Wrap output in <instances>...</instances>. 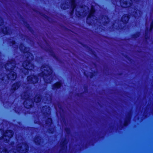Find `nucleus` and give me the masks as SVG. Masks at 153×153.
Listing matches in <instances>:
<instances>
[{
    "label": "nucleus",
    "instance_id": "1",
    "mask_svg": "<svg viewBox=\"0 0 153 153\" xmlns=\"http://www.w3.org/2000/svg\"><path fill=\"white\" fill-rule=\"evenodd\" d=\"M19 48L21 51L24 53V58L25 59L23 63H21L24 69L22 72L25 75H27L28 74V70H32L34 68V65L31 62L33 60V56L28 52L29 49L25 47L23 44L20 45Z\"/></svg>",
    "mask_w": 153,
    "mask_h": 153
},
{
    "label": "nucleus",
    "instance_id": "2",
    "mask_svg": "<svg viewBox=\"0 0 153 153\" xmlns=\"http://www.w3.org/2000/svg\"><path fill=\"white\" fill-rule=\"evenodd\" d=\"M15 63L13 60H10L4 66L8 74V75L6 76V79H7V81L9 79L14 80L16 78V75L14 71H16L18 67V65Z\"/></svg>",
    "mask_w": 153,
    "mask_h": 153
},
{
    "label": "nucleus",
    "instance_id": "3",
    "mask_svg": "<svg viewBox=\"0 0 153 153\" xmlns=\"http://www.w3.org/2000/svg\"><path fill=\"white\" fill-rule=\"evenodd\" d=\"M41 69L42 72L39 76L43 77L45 82L50 83L52 81L53 77L55 76L51 68L48 65H44Z\"/></svg>",
    "mask_w": 153,
    "mask_h": 153
},
{
    "label": "nucleus",
    "instance_id": "4",
    "mask_svg": "<svg viewBox=\"0 0 153 153\" xmlns=\"http://www.w3.org/2000/svg\"><path fill=\"white\" fill-rule=\"evenodd\" d=\"M61 7L62 9L64 10L71 7L72 9V11L71 12V14L73 13L74 9L76 8V15H77L78 13H79L78 14L79 15L81 16V12L80 13L78 11H77V9L78 8V6L76 4L75 0H70V2L68 3V4H61Z\"/></svg>",
    "mask_w": 153,
    "mask_h": 153
},
{
    "label": "nucleus",
    "instance_id": "5",
    "mask_svg": "<svg viewBox=\"0 0 153 153\" xmlns=\"http://www.w3.org/2000/svg\"><path fill=\"white\" fill-rule=\"evenodd\" d=\"M22 97L23 99H25L24 105L26 108H29L32 107L33 105V101L31 99L32 97L28 94L27 92L23 93L22 95Z\"/></svg>",
    "mask_w": 153,
    "mask_h": 153
},
{
    "label": "nucleus",
    "instance_id": "6",
    "mask_svg": "<svg viewBox=\"0 0 153 153\" xmlns=\"http://www.w3.org/2000/svg\"><path fill=\"white\" fill-rule=\"evenodd\" d=\"M28 147L27 145L25 143H20L16 147L17 152L21 153H25L28 150Z\"/></svg>",
    "mask_w": 153,
    "mask_h": 153
},
{
    "label": "nucleus",
    "instance_id": "7",
    "mask_svg": "<svg viewBox=\"0 0 153 153\" xmlns=\"http://www.w3.org/2000/svg\"><path fill=\"white\" fill-rule=\"evenodd\" d=\"M140 0H120V4L123 7H127L132 6V4L135 2L139 1Z\"/></svg>",
    "mask_w": 153,
    "mask_h": 153
},
{
    "label": "nucleus",
    "instance_id": "8",
    "mask_svg": "<svg viewBox=\"0 0 153 153\" xmlns=\"http://www.w3.org/2000/svg\"><path fill=\"white\" fill-rule=\"evenodd\" d=\"M95 9L93 6L91 7L90 12L88 16L87 19V22L89 24H93L92 21L94 22V20H97L96 17L93 16L94 13L95 12Z\"/></svg>",
    "mask_w": 153,
    "mask_h": 153
},
{
    "label": "nucleus",
    "instance_id": "9",
    "mask_svg": "<svg viewBox=\"0 0 153 153\" xmlns=\"http://www.w3.org/2000/svg\"><path fill=\"white\" fill-rule=\"evenodd\" d=\"M27 81L29 83H35L38 81L37 76L32 75L28 76L27 78Z\"/></svg>",
    "mask_w": 153,
    "mask_h": 153
},
{
    "label": "nucleus",
    "instance_id": "10",
    "mask_svg": "<svg viewBox=\"0 0 153 153\" xmlns=\"http://www.w3.org/2000/svg\"><path fill=\"white\" fill-rule=\"evenodd\" d=\"M67 143V140L65 139L62 140L61 142L60 146V147L61 149L60 152L62 151H65L66 148V144Z\"/></svg>",
    "mask_w": 153,
    "mask_h": 153
},
{
    "label": "nucleus",
    "instance_id": "11",
    "mask_svg": "<svg viewBox=\"0 0 153 153\" xmlns=\"http://www.w3.org/2000/svg\"><path fill=\"white\" fill-rule=\"evenodd\" d=\"M137 9V8L135 7L134 9H133L132 10H131V11H134L131 15L134 16L135 18H137L138 17H139L141 16L142 14V12L140 10Z\"/></svg>",
    "mask_w": 153,
    "mask_h": 153
},
{
    "label": "nucleus",
    "instance_id": "12",
    "mask_svg": "<svg viewBox=\"0 0 153 153\" xmlns=\"http://www.w3.org/2000/svg\"><path fill=\"white\" fill-rule=\"evenodd\" d=\"M42 111L44 114H46L48 116H49L51 113L50 108L46 106L42 107Z\"/></svg>",
    "mask_w": 153,
    "mask_h": 153
},
{
    "label": "nucleus",
    "instance_id": "13",
    "mask_svg": "<svg viewBox=\"0 0 153 153\" xmlns=\"http://www.w3.org/2000/svg\"><path fill=\"white\" fill-rule=\"evenodd\" d=\"M51 97L50 96L48 95H47L46 97H45L43 100V101L44 103L48 104L49 103L51 102Z\"/></svg>",
    "mask_w": 153,
    "mask_h": 153
},
{
    "label": "nucleus",
    "instance_id": "14",
    "mask_svg": "<svg viewBox=\"0 0 153 153\" xmlns=\"http://www.w3.org/2000/svg\"><path fill=\"white\" fill-rule=\"evenodd\" d=\"M10 30L9 29L7 28L6 27H5V28L2 29L0 30V31L3 32V33L5 34H10Z\"/></svg>",
    "mask_w": 153,
    "mask_h": 153
},
{
    "label": "nucleus",
    "instance_id": "15",
    "mask_svg": "<svg viewBox=\"0 0 153 153\" xmlns=\"http://www.w3.org/2000/svg\"><path fill=\"white\" fill-rule=\"evenodd\" d=\"M20 82L16 83L13 84L12 86V90L14 91L16 89H18L20 86Z\"/></svg>",
    "mask_w": 153,
    "mask_h": 153
},
{
    "label": "nucleus",
    "instance_id": "16",
    "mask_svg": "<svg viewBox=\"0 0 153 153\" xmlns=\"http://www.w3.org/2000/svg\"><path fill=\"white\" fill-rule=\"evenodd\" d=\"M62 82H57L53 85L52 88L53 89H55L56 88H60L62 86Z\"/></svg>",
    "mask_w": 153,
    "mask_h": 153
},
{
    "label": "nucleus",
    "instance_id": "17",
    "mask_svg": "<svg viewBox=\"0 0 153 153\" xmlns=\"http://www.w3.org/2000/svg\"><path fill=\"white\" fill-rule=\"evenodd\" d=\"M129 19V16H128L124 15L122 18V21L124 23H127Z\"/></svg>",
    "mask_w": 153,
    "mask_h": 153
},
{
    "label": "nucleus",
    "instance_id": "18",
    "mask_svg": "<svg viewBox=\"0 0 153 153\" xmlns=\"http://www.w3.org/2000/svg\"><path fill=\"white\" fill-rule=\"evenodd\" d=\"M41 139L40 137L39 136L36 137L34 140V141L37 144L40 145L41 144Z\"/></svg>",
    "mask_w": 153,
    "mask_h": 153
},
{
    "label": "nucleus",
    "instance_id": "19",
    "mask_svg": "<svg viewBox=\"0 0 153 153\" xmlns=\"http://www.w3.org/2000/svg\"><path fill=\"white\" fill-rule=\"evenodd\" d=\"M34 100L36 102H39L41 101L40 96L39 95H36L35 97Z\"/></svg>",
    "mask_w": 153,
    "mask_h": 153
},
{
    "label": "nucleus",
    "instance_id": "20",
    "mask_svg": "<svg viewBox=\"0 0 153 153\" xmlns=\"http://www.w3.org/2000/svg\"><path fill=\"white\" fill-rule=\"evenodd\" d=\"M1 150H2V151L0 153H16V152H14V150H13L10 151L8 152H7L5 149L3 150L1 149H0V151Z\"/></svg>",
    "mask_w": 153,
    "mask_h": 153
},
{
    "label": "nucleus",
    "instance_id": "21",
    "mask_svg": "<svg viewBox=\"0 0 153 153\" xmlns=\"http://www.w3.org/2000/svg\"><path fill=\"white\" fill-rule=\"evenodd\" d=\"M52 120L50 118H48L47 120L46 121V123L48 126H51L52 125Z\"/></svg>",
    "mask_w": 153,
    "mask_h": 153
},
{
    "label": "nucleus",
    "instance_id": "22",
    "mask_svg": "<svg viewBox=\"0 0 153 153\" xmlns=\"http://www.w3.org/2000/svg\"><path fill=\"white\" fill-rule=\"evenodd\" d=\"M7 75H8V74L5 75L4 76H4L3 75H1V76H3L2 77H1V79L2 80L3 82H4V81H5V82L7 81V82H8V81H7V80L6 79V76H7ZM0 79H1V78H0Z\"/></svg>",
    "mask_w": 153,
    "mask_h": 153
},
{
    "label": "nucleus",
    "instance_id": "23",
    "mask_svg": "<svg viewBox=\"0 0 153 153\" xmlns=\"http://www.w3.org/2000/svg\"><path fill=\"white\" fill-rule=\"evenodd\" d=\"M104 20H105V21L104 22V23H105V22L106 23H108L109 21V19L108 18L107 16H105L104 17L102 18V21H103Z\"/></svg>",
    "mask_w": 153,
    "mask_h": 153
},
{
    "label": "nucleus",
    "instance_id": "24",
    "mask_svg": "<svg viewBox=\"0 0 153 153\" xmlns=\"http://www.w3.org/2000/svg\"><path fill=\"white\" fill-rule=\"evenodd\" d=\"M153 28V22L152 21L150 24V31H151Z\"/></svg>",
    "mask_w": 153,
    "mask_h": 153
},
{
    "label": "nucleus",
    "instance_id": "25",
    "mask_svg": "<svg viewBox=\"0 0 153 153\" xmlns=\"http://www.w3.org/2000/svg\"><path fill=\"white\" fill-rule=\"evenodd\" d=\"M3 21L1 18L0 17V26L2 24Z\"/></svg>",
    "mask_w": 153,
    "mask_h": 153
},
{
    "label": "nucleus",
    "instance_id": "26",
    "mask_svg": "<svg viewBox=\"0 0 153 153\" xmlns=\"http://www.w3.org/2000/svg\"><path fill=\"white\" fill-rule=\"evenodd\" d=\"M11 43L12 44V45H14V44H15V41L13 40L12 41V43Z\"/></svg>",
    "mask_w": 153,
    "mask_h": 153
},
{
    "label": "nucleus",
    "instance_id": "27",
    "mask_svg": "<svg viewBox=\"0 0 153 153\" xmlns=\"http://www.w3.org/2000/svg\"><path fill=\"white\" fill-rule=\"evenodd\" d=\"M137 36H134V38H136L137 37H138L139 36V33H138L137 34Z\"/></svg>",
    "mask_w": 153,
    "mask_h": 153
},
{
    "label": "nucleus",
    "instance_id": "28",
    "mask_svg": "<svg viewBox=\"0 0 153 153\" xmlns=\"http://www.w3.org/2000/svg\"><path fill=\"white\" fill-rule=\"evenodd\" d=\"M79 8H80L82 9L83 7L82 6H79Z\"/></svg>",
    "mask_w": 153,
    "mask_h": 153
},
{
    "label": "nucleus",
    "instance_id": "29",
    "mask_svg": "<svg viewBox=\"0 0 153 153\" xmlns=\"http://www.w3.org/2000/svg\"><path fill=\"white\" fill-rule=\"evenodd\" d=\"M128 123H127L126 122H125V124H124L125 126H127V125Z\"/></svg>",
    "mask_w": 153,
    "mask_h": 153
},
{
    "label": "nucleus",
    "instance_id": "30",
    "mask_svg": "<svg viewBox=\"0 0 153 153\" xmlns=\"http://www.w3.org/2000/svg\"><path fill=\"white\" fill-rule=\"evenodd\" d=\"M146 28L147 29V30H148V29L147 28V23H146Z\"/></svg>",
    "mask_w": 153,
    "mask_h": 153
},
{
    "label": "nucleus",
    "instance_id": "31",
    "mask_svg": "<svg viewBox=\"0 0 153 153\" xmlns=\"http://www.w3.org/2000/svg\"><path fill=\"white\" fill-rule=\"evenodd\" d=\"M85 7V8H87L88 10V8L87 7Z\"/></svg>",
    "mask_w": 153,
    "mask_h": 153
},
{
    "label": "nucleus",
    "instance_id": "32",
    "mask_svg": "<svg viewBox=\"0 0 153 153\" xmlns=\"http://www.w3.org/2000/svg\"><path fill=\"white\" fill-rule=\"evenodd\" d=\"M84 11H83V13H84Z\"/></svg>",
    "mask_w": 153,
    "mask_h": 153
},
{
    "label": "nucleus",
    "instance_id": "33",
    "mask_svg": "<svg viewBox=\"0 0 153 153\" xmlns=\"http://www.w3.org/2000/svg\"><path fill=\"white\" fill-rule=\"evenodd\" d=\"M18 64H20V63H18Z\"/></svg>",
    "mask_w": 153,
    "mask_h": 153
}]
</instances>
